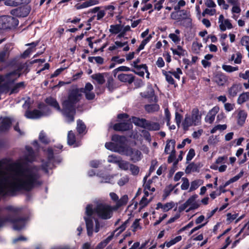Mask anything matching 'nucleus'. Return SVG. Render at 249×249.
<instances>
[{"instance_id":"f257e3e1","label":"nucleus","mask_w":249,"mask_h":249,"mask_svg":"<svg viewBox=\"0 0 249 249\" xmlns=\"http://www.w3.org/2000/svg\"><path fill=\"white\" fill-rule=\"evenodd\" d=\"M27 153L16 161L8 162L6 159L0 160V195L13 194L21 190H30L35 186L40 184L38 180V169L36 167H26L27 162L35 160L34 154L29 146L26 147ZM6 210L9 212V216L3 220L0 218V227L6 222L14 224V229H22L27 221L26 218L15 220L11 216H15L19 209L14 206H8Z\"/></svg>"},{"instance_id":"f03ea898","label":"nucleus","mask_w":249,"mask_h":249,"mask_svg":"<svg viewBox=\"0 0 249 249\" xmlns=\"http://www.w3.org/2000/svg\"><path fill=\"white\" fill-rule=\"evenodd\" d=\"M93 89V86L88 83L84 89H75L71 90L67 99L62 103V110H61L59 104L55 99L50 97L46 98L45 101L48 105L53 107L57 110L62 111L66 118V122L71 123L74 121L76 105L81 99L82 93H85L87 99L92 100L95 97V94L92 91Z\"/></svg>"},{"instance_id":"7ed1b4c3","label":"nucleus","mask_w":249,"mask_h":249,"mask_svg":"<svg viewBox=\"0 0 249 249\" xmlns=\"http://www.w3.org/2000/svg\"><path fill=\"white\" fill-rule=\"evenodd\" d=\"M114 206L105 203H100L93 209L91 205H87L86 209V214L84 219L86 221L88 234L91 236L93 231L94 223H95L94 231L96 232L99 231V223L94 216L95 214L103 219H108L111 217L113 214Z\"/></svg>"},{"instance_id":"20e7f679","label":"nucleus","mask_w":249,"mask_h":249,"mask_svg":"<svg viewBox=\"0 0 249 249\" xmlns=\"http://www.w3.org/2000/svg\"><path fill=\"white\" fill-rule=\"evenodd\" d=\"M27 71L26 64H20L16 70L6 74L5 76H0V91L7 92L11 89L10 94L17 93L20 89L24 87V83L23 82H19L13 87H11V85L20 76L21 73Z\"/></svg>"},{"instance_id":"39448f33","label":"nucleus","mask_w":249,"mask_h":249,"mask_svg":"<svg viewBox=\"0 0 249 249\" xmlns=\"http://www.w3.org/2000/svg\"><path fill=\"white\" fill-rule=\"evenodd\" d=\"M201 120V114L197 108L192 109L191 114H186L182 122V126L184 130H187L192 125H197Z\"/></svg>"},{"instance_id":"423d86ee","label":"nucleus","mask_w":249,"mask_h":249,"mask_svg":"<svg viewBox=\"0 0 249 249\" xmlns=\"http://www.w3.org/2000/svg\"><path fill=\"white\" fill-rule=\"evenodd\" d=\"M111 140L113 142H106L105 147L107 149L113 152L119 153L121 154L124 152V143L126 138L123 136H120L117 135H114L112 136Z\"/></svg>"},{"instance_id":"0eeeda50","label":"nucleus","mask_w":249,"mask_h":249,"mask_svg":"<svg viewBox=\"0 0 249 249\" xmlns=\"http://www.w3.org/2000/svg\"><path fill=\"white\" fill-rule=\"evenodd\" d=\"M38 107L41 110V112L36 109L33 111H27L25 114L26 118L28 119H36L42 117L49 116L52 113L50 108L44 104H40Z\"/></svg>"},{"instance_id":"6e6552de","label":"nucleus","mask_w":249,"mask_h":249,"mask_svg":"<svg viewBox=\"0 0 249 249\" xmlns=\"http://www.w3.org/2000/svg\"><path fill=\"white\" fill-rule=\"evenodd\" d=\"M198 196L196 194L193 195L179 207L180 211H184L189 212L191 211L197 209L200 206L199 201L197 200Z\"/></svg>"},{"instance_id":"1a4fd4ad","label":"nucleus","mask_w":249,"mask_h":249,"mask_svg":"<svg viewBox=\"0 0 249 249\" xmlns=\"http://www.w3.org/2000/svg\"><path fill=\"white\" fill-rule=\"evenodd\" d=\"M133 122L135 124L150 131H156L160 129V125L158 123L149 122L144 119L135 118Z\"/></svg>"},{"instance_id":"9d476101","label":"nucleus","mask_w":249,"mask_h":249,"mask_svg":"<svg viewBox=\"0 0 249 249\" xmlns=\"http://www.w3.org/2000/svg\"><path fill=\"white\" fill-rule=\"evenodd\" d=\"M123 150L122 155L129 157L130 160L134 162L140 160L142 157L141 152L137 149L124 146Z\"/></svg>"},{"instance_id":"9b49d317","label":"nucleus","mask_w":249,"mask_h":249,"mask_svg":"<svg viewBox=\"0 0 249 249\" xmlns=\"http://www.w3.org/2000/svg\"><path fill=\"white\" fill-rule=\"evenodd\" d=\"M128 221L124 222L120 227L117 228L113 233L109 235L106 239L100 243L96 247L95 249H102L105 247L107 244L112 240L113 237L115 235L118 236L126 228Z\"/></svg>"},{"instance_id":"f8f14e48","label":"nucleus","mask_w":249,"mask_h":249,"mask_svg":"<svg viewBox=\"0 0 249 249\" xmlns=\"http://www.w3.org/2000/svg\"><path fill=\"white\" fill-rule=\"evenodd\" d=\"M227 157L225 156H219L210 166V168L214 170H218L219 172H224L227 169V165L226 164Z\"/></svg>"},{"instance_id":"ddd939ff","label":"nucleus","mask_w":249,"mask_h":249,"mask_svg":"<svg viewBox=\"0 0 249 249\" xmlns=\"http://www.w3.org/2000/svg\"><path fill=\"white\" fill-rule=\"evenodd\" d=\"M233 115L235 116L237 124L243 126L247 117V112L244 110L238 109L234 112Z\"/></svg>"},{"instance_id":"4468645a","label":"nucleus","mask_w":249,"mask_h":249,"mask_svg":"<svg viewBox=\"0 0 249 249\" xmlns=\"http://www.w3.org/2000/svg\"><path fill=\"white\" fill-rule=\"evenodd\" d=\"M218 24L221 31L230 30L233 28L231 21L228 19L225 18L223 15H220L218 18Z\"/></svg>"},{"instance_id":"2eb2a0df","label":"nucleus","mask_w":249,"mask_h":249,"mask_svg":"<svg viewBox=\"0 0 249 249\" xmlns=\"http://www.w3.org/2000/svg\"><path fill=\"white\" fill-rule=\"evenodd\" d=\"M47 154L48 155V160L49 161L47 163L44 162V160L42 161V169L46 172H48V169H51L53 166V164L52 163L53 161V152L52 148H48L47 150Z\"/></svg>"},{"instance_id":"dca6fc26","label":"nucleus","mask_w":249,"mask_h":249,"mask_svg":"<svg viewBox=\"0 0 249 249\" xmlns=\"http://www.w3.org/2000/svg\"><path fill=\"white\" fill-rule=\"evenodd\" d=\"M29 12L27 7H21L11 10V14L16 17H26Z\"/></svg>"},{"instance_id":"f3484780","label":"nucleus","mask_w":249,"mask_h":249,"mask_svg":"<svg viewBox=\"0 0 249 249\" xmlns=\"http://www.w3.org/2000/svg\"><path fill=\"white\" fill-rule=\"evenodd\" d=\"M219 108L218 107H214L206 115L205 120L207 123L212 124L214 120L215 116L219 111Z\"/></svg>"},{"instance_id":"a211bd4d","label":"nucleus","mask_w":249,"mask_h":249,"mask_svg":"<svg viewBox=\"0 0 249 249\" xmlns=\"http://www.w3.org/2000/svg\"><path fill=\"white\" fill-rule=\"evenodd\" d=\"M176 205V204L173 201H170L167 202L165 204H162L160 202H159L157 204L156 209L159 210L161 209L164 212H167L169 210L173 208Z\"/></svg>"},{"instance_id":"6ab92c4d","label":"nucleus","mask_w":249,"mask_h":249,"mask_svg":"<svg viewBox=\"0 0 249 249\" xmlns=\"http://www.w3.org/2000/svg\"><path fill=\"white\" fill-rule=\"evenodd\" d=\"M12 120L8 117L0 119V131L1 132L8 130L11 125Z\"/></svg>"},{"instance_id":"aec40b11","label":"nucleus","mask_w":249,"mask_h":249,"mask_svg":"<svg viewBox=\"0 0 249 249\" xmlns=\"http://www.w3.org/2000/svg\"><path fill=\"white\" fill-rule=\"evenodd\" d=\"M117 78L120 81L129 84L132 83L134 80L132 74L121 73L117 75Z\"/></svg>"},{"instance_id":"412c9836","label":"nucleus","mask_w":249,"mask_h":249,"mask_svg":"<svg viewBox=\"0 0 249 249\" xmlns=\"http://www.w3.org/2000/svg\"><path fill=\"white\" fill-rule=\"evenodd\" d=\"M91 77L93 80V83L94 84L102 85L106 81L105 74L104 73H95L92 74Z\"/></svg>"},{"instance_id":"4be33fe9","label":"nucleus","mask_w":249,"mask_h":249,"mask_svg":"<svg viewBox=\"0 0 249 249\" xmlns=\"http://www.w3.org/2000/svg\"><path fill=\"white\" fill-rule=\"evenodd\" d=\"M113 127L117 131H126L132 127V124L129 123H121L114 124Z\"/></svg>"},{"instance_id":"5701e85b","label":"nucleus","mask_w":249,"mask_h":249,"mask_svg":"<svg viewBox=\"0 0 249 249\" xmlns=\"http://www.w3.org/2000/svg\"><path fill=\"white\" fill-rule=\"evenodd\" d=\"M241 85L240 84H233L231 87L229 89L228 93L230 96L235 97L237 93L241 90Z\"/></svg>"},{"instance_id":"b1692460","label":"nucleus","mask_w":249,"mask_h":249,"mask_svg":"<svg viewBox=\"0 0 249 249\" xmlns=\"http://www.w3.org/2000/svg\"><path fill=\"white\" fill-rule=\"evenodd\" d=\"M67 139L68 143L70 145L75 147L80 145V143L75 141V135L72 131H69Z\"/></svg>"},{"instance_id":"393cba45","label":"nucleus","mask_w":249,"mask_h":249,"mask_svg":"<svg viewBox=\"0 0 249 249\" xmlns=\"http://www.w3.org/2000/svg\"><path fill=\"white\" fill-rule=\"evenodd\" d=\"M128 198L126 195L123 196L120 199H119L117 204L114 206V209L117 210L120 207L125 205L128 202Z\"/></svg>"},{"instance_id":"a878e982","label":"nucleus","mask_w":249,"mask_h":249,"mask_svg":"<svg viewBox=\"0 0 249 249\" xmlns=\"http://www.w3.org/2000/svg\"><path fill=\"white\" fill-rule=\"evenodd\" d=\"M214 80L218 85L223 86L226 82L227 78L224 74L219 73L215 75Z\"/></svg>"},{"instance_id":"bb28decb","label":"nucleus","mask_w":249,"mask_h":249,"mask_svg":"<svg viewBox=\"0 0 249 249\" xmlns=\"http://www.w3.org/2000/svg\"><path fill=\"white\" fill-rule=\"evenodd\" d=\"M175 142L174 140L168 141L166 145L164 152L166 154H169L171 152L175 151Z\"/></svg>"},{"instance_id":"cd10ccee","label":"nucleus","mask_w":249,"mask_h":249,"mask_svg":"<svg viewBox=\"0 0 249 249\" xmlns=\"http://www.w3.org/2000/svg\"><path fill=\"white\" fill-rule=\"evenodd\" d=\"M173 54L178 56H184L186 52L184 50L181 46L178 45L176 49L171 48Z\"/></svg>"},{"instance_id":"c85d7f7f","label":"nucleus","mask_w":249,"mask_h":249,"mask_svg":"<svg viewBox=\"0 0 249 249\" xmlns=\"http://www.w3.org/2000/svg\"><path fill=\"white\" fill-rule=\"evenodd\" d=\"M25 0H5V4L10 6H17L19 4L26 2Z\"/></svg>"},{"instance_id":"c756f323","label":"nucleus","mask_w":249,"mask_h":249,"mask_svg":"<svg viewBox=\"0 0 249 249\" xmlns=\"http://www.w3.org/2000/svg\"><path fill=\"white\" fill-rule=\"evenodd\" d=\"M122 30V25L121 24L111 25L109 29V32L112 34L116 35Z\"/></svg>"},{"instance_id":"7c9ffc66","label":"nucleus","mask_w":249,"mask_h":249,"mask_svg":"<svg viewBox=\"0 0 249 249\" xmlns=\"http://www.w3.org/2000/svg\"><path fill=\"white\" fill-rule=\"evenodd\" d=\"M248 100H249V92H244L238 97L237 103L241 105Z\"/></svg>"},{"instance_id":"2f4dec72","label":"nucleus","mask_w":249,"mask_h":249,"mask_svg":"<svg viewBox=\"0 0 249 249\" xmlns=\"http://www.w3.org/2000/svg\"><path fill=\"white\" fill-rule=\"evenodd\" d=\"M242 233H243L242 238H244L246 236L249 235V221L241 229L238 233L236 234V237L237 238Z\"/></svg>"},{"instance_id":"473e14b6","label":"nucleus","mask_w":249,"mask_h":249,"mask_svg":"<svg viewBox=\"0 0 249 249\" xmlns=\"http://www.w3.org/2000/svg\"><path fill=\"white\" fill-rule=\"evenodd\" d=\"M203 183V181L201 179H197L192 181L191 183V186L189 189V192H192L196 190L201 185H202Z\"/></svg>"},{"instance_id":"72a5a7b5","label":"nucleus","mask_w":249,"mask_h":249,"mask_svg":"<svg viewBox=\"0 0 249 249\" xmlns=\"http://www.w3.org/2000/svg\"><path fill=\"white\" fill-rule=\"evenodd\" d=\"M202 47V45L201 42H199L197 41H195L193 42L192 50L194 53H198L200 52Z\"/></svg>"},{"instance_id":"f704fd0d","label":"nucleus","mask_w":249,"mask_h":249,"mask_svg":"<svg viewBox=\"0 0 249 249\" xmlns=\"http://www.w3.org/2000/svg\"><path fill=\"white\" fill-rule=\"evenodd\" d=\"M162 74L165 76L166 81L170 84H174L175 81L172 77L171 71H162Z\"/></svg>"},{"instance_id":"c9c22d12","label":"nucleus","mask_w":249,"mask_h":249,"mask_svg":"<svg viewBox=\"0 0 249 249\" xmlns=\"http://www.w3.org/2000/svg\"><path fill=\"white\" fill-rule=\"evenodd\" d=\"M147 178V177L146 176L143 178L144 183L143 186L144 187V190L151 191L152 192H153L155 191V189L154 187L151 188L150 186L152 182V181L150 179L146 181Z\"/></svg>"},{"instance_id":"e433bc0d","label":"nucleus","mask_w":249,"mask_h":249,"mask_svg":"<svg viewBox=\"0 0 249 249\" xmlns=\"http://www.w3.org/2000/svg\"><path fill=\"white\" fill-rule=\"evenodd\" d=\"M130 164L129 162L122 160L121 159L118 165L121 169L126 171L129 168Z\"/></svg>"},{"instance_id":"4c0bfd02","label":"nucleus","mask_w":249,"mask_h":249,"mask_svg":"<svg viewBox=\"0 0 249 249\" xmlns=\"http://www.w3.org/2000/svg\"><path fill=\"white\" fill-rule=\"evenodd\" d=\"M121 158L115 155L112 154L109 155L107 158V161L109 163L118 164Z\"/></svg>"},{"instance_id":"58836bf2","label":"nucleus","mask_w":249,"mask_h":249,"mask_svg":"<svg viewBox=\"0 0 249 249\" xmlns=\"http://www.w3.org/2000/svg\"><path fill=\"white\" fill-rule=\"evenodd\" d=\"M98 3V0H86L81 3V4L84 8H86L97 4Z\"/></svg>"},{"instance_id":"ea45409f","label":"nucleus","mask_w":249,"mask_h":249,"mask_svg":"<svg viewBox=\"0 0 249 249\" xmlns=\"http://www.w3.org/2000/svg\"><path fill=\"white\" fill-rule=\"evenodd\" d=\"M159 106L157 104L147 105L145 106V110L148 112L157 111L159 109Z\"/></svg>"},{"instance_id":"a19ab883","label":"nucleus","mask_w":249,"mask_h":249,"mask_svg":"<svg viewBox=\"0 0 249 249\" xmlns=\"http://www.w3.org/2000/svg\"><path fill=\"white\" fill-rule=\"evenodd\" d=\"M37 43L33 42L31 44H28L27 45H30L31 47L30 48L26 50L23 53V55L24 57H26L31 54L32 52L35 51V48L36 46Z\"/></svg>"},{"instance_id":"79ce46f5","label":"nucleus","mask_w":249,"mask_h":249,"mask_svg":"<svg viewBox=\"0 0 249 249\" xmlns=\"http://www.w3.org/2000/svg\"><path fill=\"white\" fill-rule=\"evenodd\" d=\"M243 174V172H241L239 173L238 175L233 177V178H230L229 180H228L225 183V186H228L231 183H233L236 181H237L242 176Z\"/></svg>"},{"instance_id":"37998d69","label":"nucleus","mask_w":249,"mask_h":249,"mask_svg":"<svg viewBox=\"0 0 249 249\" xmlns=\"http://www.w3.org/2000/svg\"><path fill=\"white\" fill-rule=\"evenodd\" d=\"M115 43L116 45L117 49L124 46V47L123 49V50L125 52L129 51V47L127 45L128 42L127 41L122 42L121 41H116L115 42Z\"/></svg>"},{"instance_id":"c03bdc74","label":"nucleus","mask_w":249,"mask_h":249,"mask_svg":"<svg viewBox=\"0 0 249 249\" xmlns=\"http://www.w3.org/2000/svg\"><path fill=\"white\" fill-rule=\"evenodd\" d=\"M86 129V126L81 120L77 122V130L79 133L81 134L84 132Z\"/></svg>"},{"instance_id":"a18cd8bd","label":"nucleus","mask_w":249,"mask_h":249,"mask_svg":"<svg viewBox=\"0 0 249 249\" xmlns=\"http://www.w3.org/2000/svg\"><path fill=\"white\" fill-rule=\"evenodd\" d=\"M88 59L91 63L96 62L98 64H102L104 62L103 58L100 56L89 57Z\"/></svg>"},{"instance_id":"49530a36","label":"nucleus","mask_w":249,"mask_h":249,"mask_svg":"<svg viewBox=\"0 0 249 249\" xmlns=\"http://www.w3.org/2000/svg\"><path fill=\"white\" fill-rule=\"evenodd\" d=\"M222 68L226 72H231L233 71H236L238 70V67H232L230 65H223Z\"/></svg>"},{"instance_id":"de8ad7c7","label":"nucleus","mask_w":249,"mask_h":249,"mask_svg":"<svg viewBox=\"0 0 249 249\" xmlns=\"http://www.w3.org/2000/svg\"><path fill=\"white\" fill-rule=\"evenodd\" d=\"M140 59H137L135 61L133 62V63L131 64L137 70H139L141 69H145L146 71V66L145 64L142 65H138V63L140 62Z\"/></svg>"},{"instance_id":"09e8293b","label":"nucleus","mask_w":249,"mask_h":249,"mask_svg":"<svg viewBox=\"0 0 249 249\" xmlns=\"http://www.w3.org/2000/svg\"><path fill=\"white\" fill-rule=\"evenodd\" d=\"M219 142V138L217 136H211L208 140V142L210 144L214 145L217 143Z\"/></svg>"},{"instance_id":"8fccbe9b","label":"nucleus","mask_w":249,"mask_h":249,"mask_svg":"<svg viewBox=\"0 0 249 249\" xmlns=\"http://www.w3.org/2000/svg\"><path fill=\"white\" fill-rule=\"evenodd\" d=\"M227 125L224 124H218L216 126H215L211 130V133H215L217 130L222 131L224 130L227 128Z\"/></svg>"},{"instance_id":"3c124183","label":"nucleus","mask_w":249,"mask_h":249,"mask_svg":"<svg viewBox=\"0 0 249 249\" xmlns=\"http://www.w3.org/2000/svg\"><path fill=\"white\" fill-rule=\"evenodd\" d=\"M153 2L155 3L154 9L158 11H160L163 7V4L164 2V0H154Z\"/></svg>"},{"instance_id":"603ef678","label":"nucleus","mask_w":249,"mask_h":249,"mask_svg":"<svg viewBox=\"0 0 249 249\" xmlns=\"http://www.w3.org/2000/svg\"><path fill=\"white\" fill-rule=\"evenodd\" d=\"M130 71L129 68L126 66H120L113 70V73L114 76H116L118 71Z\"/></svg>"},{"instance_id":"864d4df0","label":"nucleus","mask_w":249,"mask_h":249,"mask_svg":"<svg viewBox=\"0 0 249 249\" xmlns=\"http://www.w3.org/2000/svg\"><path fill=\"white\" fill-rule=\"evenodd\" d=\"M216 13V10L214 8L209 9L206 8L202 13V16L205 17L206 15L210 16H213Z\"/></svg>"},{"instance_id":"5fc2aeb1","label":"nucleus","mask_w":249,"mask_h":249,"mask_svg":"<svg viewBox=\"0 0 249 249\" xmlns=\"http://www.w3.org/2000/svg\"><path fill=\"white\" fill-rule=\"evenodd\" d=\"M182 183L181 185V189L183 190H186L188 189L189 186V180L186 178H182Z\"/></svg>"},{"instance_id":"6e6d98bb","label":"nucleus","mask_w":249,"mask_h":249,"mask_svg":"<svg viewBox=\"0 0 249 249\" xmlns=\"http://www.w3.org/2000/svg\"><path fill=\"white\" fill-rule=\"evenodd\" d=\"M241 43L242 45L246 47L247 50L249 49V36H243L241 40Z\"/></svg>"},{"instance_id":"4d7b16f0","label":"nucleus","mask_w":249,"mask_h":249,"mask_svg":"<svg viewBox=\"0 0 249 249\" xmlns=\"http://www.w3.org/2000/svg\"><path fill=\"white\" fill-rule=\"evenodd\" d=\"M39 139L41 142L45 143H47L49 142V140L46 134L43 131H41L39 134Z\"/></svg>"},{"instance_id":"13d9d810","label":"nucleus","mask_w":249,"mask_h":249,"mask_svg":"<svg viewBox=\"0 0 249 249\" xmlns=\"http://www.w3.org/2000/svg\"><path fill=\"white\" fill-rule=\"evenodd\" d=\"M140 219H136L134 221L131 226L132 230L133 231H136L137 230L141 229V227L140 225Z\"/></svg>"},{"instance_id":"bf43d9fd","label":"nucleus","mask_w":249,"mask_h":249,"mask_svg":"<svg viewBox=\"0 0 249 249\" xmlns=\"http://www.w3.org/2000/svg\"><path fill=\"white\" fill-rule=\"evenodd\" d=\"M0 20L1 21H3L4 24L6 23V22H10L13 21V22H16L17 21V20L15 18H14L12 17H10V16H2L0 18Z\"/></svg>"},{"instance_id":"052dcab7","label":"nucleus","mask_w":249,"mask_h":249,"mask_svg":"<svg viewBox=\"0 0 249 249\" xmlns=\"http://www.w3.org/2000/svg\"><path fill=\"white\" fill-rule=\"evenodd\" d=\"M169 37L176 44H178L180 40L179 36L173 33L169 34Z\"/></svg>"},{"instance_id":"680f3d73","label":"nucleus","mask_w":249,"mask_h":249,"mask_svg":"<svg viewBox=\"0 0 249 249\" xmlns=\"http://www.w3.org/2000/svg\"><path fill=\"white\" fill-rule=\"evenodd\" d=\"M237 216L238 213H234L233 214H231V213H228L227 214V221L228 222L231 223L234 220H236Z\"/></svg>"},{"instance_id":"e2e57ef3","label":"nucleus","mask_w":249,"mask_h":249,"mask_svg":"<svg viewBox=\"0 0 249 249\" xmlns=\"http://www.w3.org/2000/svg\"><path fill=\"white\" fill-rule=\"evenodd\" d=\"M171 71V74L174 76V77L178 80L180 79V76L182 74L181 70L180 68H177L176 71Z\"/></svg>"},{"instance_id":"0e129e2a","label":"nucleus","mask_w":249,"mask_h":249,"mask_svg":"<svg viewBox=\"0 0 249 249\" xmlns=\"http://www.w3.org/2000/svg\"><path fill=\"white\" fill-rule=\"evenodd\" d=\"M131 173L133 175H137L139 173V168L135 165L130 164L129 167Z\"/></svg>"},{"instance_id":"69168bd1","label":"nucleus","mask_w":249,"mask_h":249,"mask_svg":"<svg viewBox=\"0 0 249 249\" xmlns=\"http://www.w3.org/2000/svg\"><path fill=\"white\" fill-rule=\"evenodd\" d=\"M128 180V177L127 176H125L119 179L118 182V184L119 186H122L127 183Z\"/></svg>"},{"instance_id":"338daca9","label":"nucleus","mask_w":249,"mask_h":249,"mask_svg":"<svg viewBox=\"0 0 249 249\" xmlns=\"http://www.w3.org/2000/svg\"><path fill=\"white\" fill-rule=\"evenodd\" d=\"M195 150L193 149H191L189 150L187 157H186V160L187 161L191 160L195 156Z\"/></svg>"},{"instance_id":"774afa93","label":"nucleus","mask_w":249,"mask_h":249,"mask_svg":"<svg viewBox=\"0 0 249 249\" xmlns=\"http://www.w3.org/2000/svg\"><path fill=\"white\" fill-rule=\"evenodd\" d=\"M151 200H148L145 196H143L140 202V205L142 208L144 207L149 203Z\"/></svg>"}]
</instances>
